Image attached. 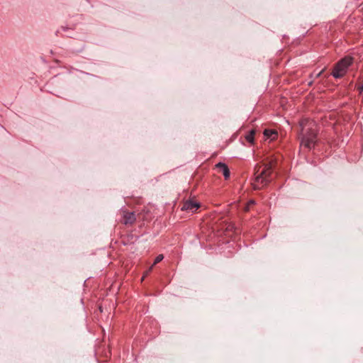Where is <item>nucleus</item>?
<instances>
[{"label":"nucleus","instance_id":"f257e3e1","mask_svg":"<svg viewBox=\"0 0 363 363\" xmlns=\"http://www.w3.org/2000/svg\"><path fill=\"white\" fill-rule=\"evenodd\" d=\"M300 126L301 128V145L311 150L316 143L317 124L312 120L303 119L301 121Z\"/></svg>","mask_w":363,"mask_h":363},{"label":"nucleus","instance_id":"f03ea898","mask_svg":"<svg viewBox=\"0 0 363 363\" xmlns=\"http://www.w3.org/2000/svg\"><path fill=\"white\" fill-rule=\"evenodd\" d=\"M352 59L351 57H345L342 59L336 64L332 72V75L335 78L342 77L346 73L347 68L352 64Z\"/></svg>","mask_w":363,"mask_h":363},{"label":"nucleus","instance_id":"7ed1b4c3","mask_svg":"<svg viewBox=\"0 0 363 363\" xmlns=\"http://www.w3.org/2000/svg\"><path fill=\"white\" fill-rule=\"evenodd\" d=\"M271 172V167L269 166H265L261 173L255 178L257 188H260L261 186H259V185L264 186L269 182V177Z\"/></svg>","mask_w":363,"mask_h":363},{"label":"nucleus","instance_id":"20e7f679","mask_svg":"<svg viewBox=\"0 0 363 363\" xmlns=\"http://www.w3.org/2000/svg\"><path fill=\"white\" fill-rule=\"evenodd\" d=\"M136 220V216L134 212L126 211H123V223L128 225L133 224Z\"/></svg>","mask_w":363,"mask_h":363},{"label":"nucleus","instance_id":"39448f33","mask_svg":"<svg viewBox=\"0 0 363 363\" xmlns=\"http://www.w3.org/2000/svg\"><path fill=\"white\" fill-rule=\"evenodd\" d=\"M199 206L200 204L199 203L189 200L184 203L182 210L194 213L199 208Z\"/></svg>","mask_w":363,"mask_h":363},{"label":"nucleus","instance_id":"423d86ee","mask_svg":"<svg viewBox=\"0 0 363 363\" xmlns=\"http://www.w3.org/2000/svg\"><path fill=\"white\" fill-rule=\"evenodd\" d=\"M216 167L223 174L225 179L230 177V170L228 166L223 162H218L216 164Z\"/></svg>","mask_w":363,"mask_h":363},{"label":"nucleus","instance_id":"0eeeda50","mask_svg":"<svg viewBox=\"0 0 363 363\" xmlns=\"http://www.w3.org/2000/svg\"><path fill=\"white\" fill-rule=\"evenodd\" d=\"M264 135L266 138L274 140L277 138L278 133L275 130L267 129L264 131Z\"/></svg>","mask_w":363,"mask_h":363},{"label":"nucleus","instance_id":"6e6552de","mask_svg":"<svg viewBox=\"0 0 363 363\" xmlns=\"http://www.w3.org/2000/svg\"><path fill=\"white\" fill-rule=\"evenodd\" d=\"M255 131L254 130H252L246 136L245 139L247 142L250 143H253L254 142V135H255Z\"/></svg>","mask_w":363,"mask_h":363},{"label":"nucleus","instance_id":"1a4fd4ad","mask_svg":"<svg viewBox=\"0 0 363 363\" xmlns=\"http://www.w3.org/2000/svg\"><path fill=\"white\" fill-rule=\"evenodd\" d=\"M163 258H164V256L162 255H157L154 261L153 264H156L160 262L163 259Z\"/></svg>","mask_w":363,"mask_h":363},{"label":"nucleus","instance_id":"9d476101","mask_svg":"<svg viewBox=\"0 0 363 363\" xmlns=\"http://www.w3.org/2000/svg\"><path fill=\"white\" fill-rule=\"evenodd\" d=\"M322 72H323V70L319 72H318V73H315V77H319L321 75Z\"/></svg>","mask_w":363,"mask_h":363},{"label":"nucleus","instance_id":"9b49d317","mask_svg":"<svg viewBox=\"0 0 363 363\" xmlns=\"http://www.w3.org/2000/svg\"><path fill=\"white\" fill-rule=\"evenodd\" d=\"M61 29H62V30H64V31H66V30H68V28H67V27H64V26H62V27L61 28Z\"/></svg>","mask_w":363,"mask_h":363},{"label":"nucleus","instance_id":"f8f14e48","mask_svg":"<svg viewBox=\"0 0 363 363\" xmlns=\"http://www.w3.org/2000/svg\"><path fill=\"white\" fill-rule=\"evenodd\" d=\"M359 89L360 91H363V84L359 86Z\"/></svg>","mask_w":363,"mask_h":363},{"label":"nucleus","instance_id":"ddd939ff","mask_svg":"<svg viewBox=\"0 0 363 363\" xmlns=\"http://www.w3.org/2000/svg\"><path fill=\"white\" fill-rule=\"evenodd\" d=\"M253 203H254V201H250L249 202V205H250V204H253Z\"/></svg>","mask_w":363,"mask_h":363},{"label":"nucleus","instance_id":"4468645a","mask_svg":"<svg viewBox=\"0 0 363 363\" xmlns=\"http://www.w3.org/2000/svg\"><path fill=\"white\" fill-rule=\"evenodd\" d=\"M155 264H152V267H150L149 271H150L152 269V267H154Z\"/></svg>","mask_w":363,"mask_h":363},{"label":"nucleus","instance_id":"2eb2a0df","mask_svg":"<svg viewBox=\"0 0 363 363\" xmlns=\"http://www.w3.org/2000/svg\"><path fill=\"white\" fill-rule=\"evenodd\" d=\"M155 264H152V267H150L149 271H150L152 269V267H154Z\"/></svg>","mask_w":363,"mask_h":363}]
</instances>
